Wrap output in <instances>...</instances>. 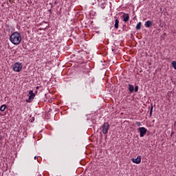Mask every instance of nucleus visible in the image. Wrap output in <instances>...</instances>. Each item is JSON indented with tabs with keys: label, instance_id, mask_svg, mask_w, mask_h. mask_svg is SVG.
Returning a JSON list of instances; mask_svg holds the SVG:
<instances>
[{
	"label": "nucleus",
	"instance_id": "1",
	"mask_svg": "<svg viewBox=\"0 0 176 176\" xmlns=\"http://www.w3.org/2000/svg\"><path fill=\"white\" fill-rule=\"evenodd\" d=\"M10 41L13 45H20L21 42V34L17 32L12 33L10 37Z\"/></svg>",
	"mask_w": 176,
	"mask_h": 176
},
{
	"label": "nucleus",
	"instance_id": "2",
	"mask_svg": "<svg viewBox=\"0 0 176 176\" xmlns=\"http://www.w3.org/2000/svg\"><path fill=\"white\" fill-rule=\"evenodd\" d=\"M13 69L15 72H20L23 69V65L20 63H16L13 65Z\"/></svg>",
	"mask_w": 176,
	"mask_h": 176
},
{
	"label": "nucleus",
	"instance_id": "3",
	"mask_svg": "<svg viewBox=\"0 0 176 176\" xmlns=\"http://www.w3.org/2000/svg\"><path fill=\"white\" fill-rule=\"evenodd\" d=\"M102 131L103 133V134H107V133H108V131L109 130V123L108 122H104L102 125Z\"/></svg>",
	"mask_w": 176,
	"mask_h": 176
},
{
	"label": "nucleus",
	"instance_id": "4",
	"mask_svg": "<svg viewBox=\"0 0 176 176\" xmlns=\"http://www.w3.org/2000/svg\"><path fill=\"white\" fill-rule=\"evenodd\" d=\"M138 131L140 133V136L141 138L144 137V135L146 134V131H148V129L145 127H140L138 129Z\"/></svg>",
	"mask_w": 176,
	"mask_h": 176
},
{
	"label": "nucleus",
	"instance_id": "5",
	"mask_svg": "<svg viewBox=\"0 0 176 176\" xmlns=\"http://www.w3.org/2000/svg\"><path fill=\"white\" fill-rule=\"evenodd\" d=\"M30 96L28 100H26V102H32L34 98H35V94L34 93V91L30 90L29 91Z\"/></svg>",
	"mask_w": 176,
	"mask_h": 176
},
{
	"label": "nucleus",
	"instance_id": "6",
	"mask_svg": "<svg viewBox=\"0 0 176 176\" xmlns=\"http://www.w3.org/2000/svg\"><path fill=\"white\" fill-rule=\"evenodd\" d=\"M133 163H135V164H140L141 163V155L137 157V158H132Z\"/></svg>",
	"mask_w": 176,
	"mask_h": 176
},
{
	"label": "nucleus",
	"instance_id": "7",
	"mask_svg": "<svg viewBox=\"0 0 176 176\" xmlns=\"http://www.w3.org/2000/svg\"><path fill=\"white\" fill-rule=\"evenodd\" d=\"M123 19H124V21L125 23H127V21H129L130 16H129V14H124V15L122 16Z\"/></svg>",
	"mask_w": 176,
	"mask_h": 176
},
{
	"label": "nucleus",
	"instance_id": "8",
	"mask_svg": "<svg viewBox=\"0 0 176 176\" xmlns=\"http://www.w3.org/2000/svg\"><path fill=\"white\" fill-rule=\"evenodd\" d=\"M144 25L146 28H151V26L152 25V21H147Z\"/></svg>",
	"mask_w": 176,
	"mask_h": 176
},
{
	"label": "nucleus",
	"instance_id": "9",
	"mask_svg": "<svg viewBox=\"0 0 176 176\" xmlns=\"http://www.w3.org/2000/svg\"><path fill=\"white\" fill-rule=\"evenodd\" d=\"M129 90L130 93H133L134 91V86L131 84H129Z\"/></svg>",
	"mask_w": 176,
	"mask_h": 176
},
{
	"label": "nucleus",
	"instance_id": "10",
	"mask_svg": "<svg viewBox=\"0 0 176 176\" xmlns=\"http://www.w3.org/2000/svg\"><path fill=\"white\" fill-rule=\"evenodd\" d=\"M114 27L116 30H118V28H119V19H116Z\"/></svg>",
	"mask_w": 176,
	"mask_h": 176
},
{
	"label": "nucleus",
	"instance_id": "11",
	"mask_svg": "<svg viewBox=\"0 0 176 176\" xmlns=\"http://www.w3.org/2000/svg\"><path fill=\"white\" fill-rule=\"evenodd\" d=\"M6 104L1 105V107H0V111H1V112H3L6 109Z\"/></svg>",
	"mask_w": 176,
	"mask_h": 176
},
{
	"label": "nucleus",
	"instance_id": "12",
	"mask_svg": "<svg viewBox=\"0 0 176 176\" xmlns=\"http://www.w3.org/2000/svg\"><path fill=\"white\" fill-rule=\"evenodd\" d=\"M142 25V23L141 22H139L136 25V30H141V26Z\"/></svg>",
	"mask_w": 176,
	"mask_h": 176
},
{
	"label": "nucleus",
	"instance_id": "13",
	"mask_svg": "<svg viewBox=\"0 0 176 176\" xmlns=\"http://www.w3.org/2000/svg\"><path fill=\"white\" fill-rule=\"evenodd\" d=\"M151 109H150V117L152 116V112H153V104H151Z\"/></svg>",
	"mask_w": 176,
	"mask_h": 176
},
{
	"label": "nucleus",
	"instance_id": "14",
	"mask_svg": "<svg viewBox=\"0 0 176 176\" xmlns=\"http://www.w3.org/2000/svg\"><path fill=\"white\" fill-rule=\"evenodd\" d=\"M172 67L174 68V69H176V61L173 60L172 62Z\"/></svg>",
	"mask_w": 176,
	"mask_h": 176
},
{
	"label": "nucleus",
	"instance_id": "15",
	"mask_svg": "<svg viewBox=\"0 0 176 176\" xmlns=\"http://www.w3.org/2000/svg\"><path fill=\"white\" fill-rule=\"evenodd\" d=\"M134 90H135V93H137V91H138V85H136L135 87Z\"/></svg>",
	"mask_w": 176,
	"mask_h": 176
},
{
	"label": "nucleus",
	"instance_id": "16",
	"mask_svg": "<svg viewBox=\"0 0 176 176\" xmlns=\"http://www.w3.org/2000/svg\"><path fill=\"white\" fill-rule=\"evenodd\" d=\"M136 124H137V126H141V122H136Z\"/></svg>",
	"mask_w": 176,
	"mask_h": 176
},
{
	"label": "nucleus",
	"instance_id": "17",
	"mask_svg": "<svg viewBox=\"0 0 176 176\" xmlns=\"http://www.w3.org/2000/svg\"><path fill=\"white\" fill-rule=\"evenodd\" d=\"M48 12L50 13V14H52V9L48 10Z\"/></svg>",
	"mask_w": 176,
	"mask_h": 176
},
{
	"label": "nucleus",
	"instance_id": "18",
	"mask_svg": "<svg viewBox=\"0 0 176 176\" xmlns=\"http://www.w3.org/2000/svg\"><path fill=\"white\" fill-rule=\"evenodd\" d=\"M34 120H35V118H32V120H31V122H34Z\"/></svg>",
	"mask_w": 176,
	"mask_h": 176
},
{
	"label": "nucleus",
	"instance_id": "19",
	"mask_svg": "<svg viewBox=\"0 0 176 176\" xmlns=\"http://www.w3.org/2000/svg\"><path fill=\"white\" fill-rule=\"evenodd\" d=\"M0 140H2V136L0 135Z\"/></svg>",
	"mask_w": 176,
	"mask_h": 176
},
{
	"label": "nucleus",
	"instance_id": "20",
	"mask_svg": "<svg viewBox=\"0 0 176 176\" xmlns=\"http://www.w3.org/2000/svg\"><path fill=\"white\" fill-rule=\"evenodd\" d=\"M54 3H55V4L57 3V1H55Z\"/></svg>",
	"mask_w": 176,
	"mask_h": 176
},
{
	"label": "nucleus",
	"instance_id": "21",
	"mask_svg": "<svg viewBox=\"0 0 176 176\" xmlns=\"http://www.w3.org/2000/svg\"><path fill=\"white\" fill-rule=\"evenodd\" d=\"M36 89H39V87H36Z\"/></svg>",
	"mask_w": 176,
	"mask_h": 176
},
{
	"label": "nucleus",
	"instance_id": "22",
	"mask_svg": "<svg viewBox=\"0 0 176 176\" xmlns=\"http://www.w3.org/2000/svg\"><path fill=\"white\" fill-rule=\"evenodd\" d=\"M34 159H35V160L36 159V156L34 157Z\"/></svg>",
	"mask_w": 176,
	"mask_h": 176
},
{
	"label": "nucleus",
	"instance_id": "23",
	"mask_svg": "<svg viewBox=\"0 0 176 176\" xmlns=\"http://www.w3.org/2000/svg\"><path fill=\"white\" fill-rule=\"evenodd\" d=\"M112 51L113 52V49H112Z\"/></svg>",
	"mask_w": 176,
	"mask_h": 176
}]
</instances>
